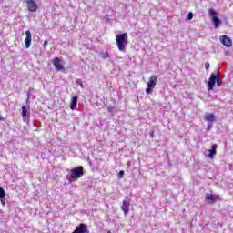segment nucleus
<instances>
[{
  "label": "nucleus",
  "mask_w": 233,
  "mask_h": 233,
  "mask_svg": "<svg viewBox=\"0 0 233 233\" xmlns=\"http://www.w3.org/2000/svg\"><path fill=\"white\" fill-rule=\"evenodd\" d=\"M85 176V169L82 166L76 167L70 171L71 179H79V177H83Z\"/></svg>",
  "instance_id": "f03ea898"
},
{
  "label": "nucleus",
  "mask_w": 233,
  "mask_h": 233,
  "mask_svg": "<svg viewBox=\"0 0 233 233\" xmlns=\"http://www.w3.org/2000/svg\"><path fill=\"white\" fill-rule=\"evenodd\" d=\"M216 148H218V145L213 144L211 146V149L208 150L209 153L206 155V157H209L210 159H212L214 156H216Z\"/></svg>",
  "instance_id": "9b49d317"
},
{
  "label": "nucleus",
  "mask_w": 233,
  "mask_h": 233,
  "mask_svg": "<svg viewBox=\"0 0 233 233\" xmlns=\"http://www.w3.org/2000/svg\"><path fill=\"white\" fill-rule=\"evenodd\" d=\"M152 88H153V87L147 86V87L146 88V94H152Z\"/></svg>",
  "instance_id": "4be33fe9"
},
{
  "label": "nucleus",
  "mask_w": 233,
  "mask_h": 233,
  "mask_svg": "<svg viewBox=\"0 0 233 233\" xmlns=\"http://www.w3.org/2000/svg\"><path fill=\"white\" fill-rule=\"evenodd\" d=\"M219 70H221L220 67H218V72H217V85H218V86H221V85H223V79H221L219 77Z\"/></svg>",
  "instance_id": "dca6fc26"
},
{
  "label": "nucleus",
  "mask_w": 233,
  "mask_h": 233,
  "mask_svg": "<svg viewBox=\"0 0 233 233\" xmlns=\"http://www.w3.org/2000/svg\"><path fill=\"white\" fill-rule=\"evenodd\" d=\"M130 201H132V198L130 197H125L122 206H121V210L124 212L125 216H128V212H130Z\"/></svg>",
  "instance_id": "7ed1b4c3"
},
{
  "label": "nucleus",
  "mask_w": 233,
  "mask_h": 233,
  "mask_svg": "<svg viewBox=\"0 0 233 233\" xmlns=\"http://www.w3.org/2000/svg\"><path fill=\"white\" fill-rule=\"evenodd\" d=\"M156 85H157V76H151L147 82V86L149 88H156Z\"/></svg>",
  "instance_id": "1a4fd4ad"
},
{
  "label": "nucleus",
  "mask_w": 233,
  "mask_h": 233,
  "mask_svg": "<svg viewBox=\"0 0 233 233\" xmlns=\"http://www.w3.org/2000/svg\"><path fill=\"white\" fill-rule=\"evenodd\" d=\"M25 3L29 12H37V4L35 0H26Z\"/></svg>",
  "instance_id": "0eeeda50"
},
{
  "label": "nucleus",
  "mask_w": 233,
  "mask_h": 233,
  "mask_svg": "<svg viewBox=\"0 0 233 233\" xmlns=\"http://www.w3.org/2000/svg\"><path fill=\"white\" fill-rule=\"evenodd\" d=\"M127 166L130 167V161L127 162Z\"/></svg>",
  "instance_id": "c756f323"
},
{
  "label": "nucleus",
  "mask_w": 233,
  "mask_h": 233,
  "mask_svg": "<svg viewBox=\"0 0 233 233\" xmlns=\"http://www.w3.org/2000/svg\"><path fill=\"white\" fill-rule=\"evenodd\" d=\"M72 233H90V231L88 230L86 224L82 223Z\"/></svg>",
  "instance_id": "6e6552de"
},
{
  "label": "nucleus",
  "mask_w": 233,
  "mask_h": 233,
  "mask_svg": "<svg viewBox=\"0 0 233 233\" xmlns=\"http://www.w3.org/2000/svg\"><path fill=\"white\" fill-rule=\"evenodd\" d=\"M220 43H222V45L227 48H230V46H232V40L226 35L220 36Z\"/></svg>",
  "instance_id": "423d86ee"
},
{
  "label": "nucleus",
  "mask_w": 233,
  "mask_h": 233,
  "mask_svg": "<svg viewBox=\"0 0 233 233\" xmlns=\"http://www.w3.org/2000/svg\"><path fill=\"white\" fill-rule=\"evenodd\" d=\"M0 201H1L2 205H5V197L3 198H0Z\"/></svg>",
  "instance_id": "a878e982"
},
{
  "label": "nucleus",
  "mask_w": 233,
  "mask_h": 233,
  "mask_svg": "<svg viewBox=\"0 0 233 233\" xmlns=\"http://www.w3.org/2000/svg\"><path fill=\"white\" fill-rule=\"evenodd\" d=\"M192 17H194V15L192 13H188L187 15L188 21L192 20Z\"/></svg>",
  "instance_id": "b1692460"
},
{
  "label": "nucleus",
  "mask_w": 233,
  "mask_h": 233,
  "mask_svg": "<svg viewBox=\"0 0 233 233\" xmlns=\"http://www.w3.org/2000/svg\"><path fill=\"white\" fill-rule=\"evenodd\" d=\"M53 65L57 72L65 70V66H63L65 65V62H63V60L57 56L53 59Z\"/></svg>",
  "instance_id": "20e7f679"
},
{
  "label": "nucleus",
  "mask_w": 233,
  "mask_h": 233,
  "mask_svg": "<svg viewBox=\"0 0 233 233\" xmlns=\"http://www.w3.org/2000/svg\"><path fill=\"white\" fill-rule=\"evenodd\" d=\"M99 57H101V59H110V54L107 51L101 52L99 53Z\"/></svg>",
  "instance_id": "f3484780"
},
{
  "label": "nucleus",
  "mask_w": 233,
  "mask_h": 233,
  "mask_svg": "<svg viewBox=\"0 0 233 233\" xmlns=\"http://www.w3.org/2000/svg\"><path fill=\"white\" fill-rule=\"evenodd\" d=\"M217 79H218V73L217 74L212 73L210 75L209 80L208 81V91L214 90V86H216Z\"/></svg>",
  "instance_id": "39448f33"
},
{
  "label": "nucleus",
  "mask_w": 233,
  "mask_h": 233,
  "mask_svg": "<svg viewBox=\"0 0 233 233\" xmlns=\"http://www.w3.org/2000/svg\"><path fill=\"white\" fill-rule=\"evenodd\" d=\"M114 110V107H108L107 112H112Z\"/></svg>",
  "instance_id": "bb28decb"
},
{
  "label": "nucleus",
  "mask_w": 233,
  "mask_h": 233,
  "mask_svg": "<svg viewBox=\"0 0 233 233\" xmlns=\"http://www.w3.org/2000/svg\"><path fill=\"white\" fill-rule=\"evenodd\" d=\"M208 14L209 16L212 17V19H214V17H218V12H216V10L214 9H209Z\"/></svg>",
  "instance_id": "a211bd4d"
},
{
  "label": "nucleus",
  "mask_w": 233,
  "mask_h": 233,
  "mask_svg": "<svg viewBox=\"0 0 233 233\" xmlns=\"http://www.w3.org/2000/svg\"><path fill=\"white\" fill-rule=\"evenodd\" d=\"M206 199L207 201H212V203H214V201H218V199H219V196L207 194Z\"/></svg>",
  "instance_id": "4468645a"
},
{
  "label": "nucleus",
  "mask_w": 233,
  "mask_h": 233,
  "mask_svg": "<svg viewBox=\"0 0 233 233\" xmlns=\"http://www.w3.org/2000/svg\"><path fill=\"white\" fill-rule=\"evenodd\" d=\"M5 198V189L3 187H0V199H3Z\"/></svg>",
  "instance_id": "412c9836"
},
{
  "label": "nucleus",
  "mask_w": 233,
  "mask_h": 233,
  "mask_svg": "<svg viewBox=\"0 0 233 233\" xmlns=\"http://www.w3.org/2000/svg\"><path fill=\"white\" fill-rule=\"evenodd\" d=\"M123 176H125V171H123V170L119 171V173H118L119 179H121V177H123Z\"/></svg>",
  "instance_id": "5701e85b"
},
{
  "label": "nucleus",
  "mask_w": 233,
  "mask_h": 233,
  "mask_svg": "<svg viewBox=\"0 0 233 233\" xmlns=\"http://www.w3.org/2000/svg\"><path fill=\"white\" fill-rule=\"evenodd\" d=\"M212 23L215 26V28H219V25H221V20L218 16H214L212 18Z\"/></svg>",
  "instance_id": "2eb2a0df"
},
{
  "label": "nucleus",
  "mask_w": 233,
  "mask_h": 233,
  "mask_svg": "<svg viewBox=\"0 0 233 233\" xmlns=\"http://www.w3.org/2000/svg\"><path fill=\"white\" fill-rule=\"evenodd\" d=\"M151 137H154V131L150 133Z\"/></svg>",
  "instance_id": "c85d7f7f"
},
{
  "label": "nucleus",
  "mask_w": 233,
  "mask_h": 233,
  "mask_svg": "<svg viewBox=\"0 0 233 233\" xmlns=\"http://www.w3.org/2000/svg\"><path fill=\"white\" fill-rule=\"evenodd\" d=\"M28 101H30V98H27L26 103H28Z\"/></svg>",
  "instance_id": "7c9ffc66"
},
{
  "label": "nucleus",
  "mask_w": 233,
  "mask_h": 233,
  "mask_svg": "<svg viewBox=\"0 0 233 233\" xmlns=\"http://www.w3.org/2000/svg\"><path fill=\"white\" fill-rule=\"evenodd\" d=\"M205 68H206V70H208V68H210V63L207 62L205 64Z\"/></svg>",
  "instance_id": "393cba45"
},
{
  "label": "nucleus",
  "mask_w": 233,
  "mask_h": 233,
  "mask_svg": "<svg viewBox=\"0 0 233 233\" xmlns=\"http://www.w3.org/2000/svg\"><path fill=\"white\" fill-rule=\"evenodd\" d=\"M77 99H79L77 96H75L71 98L70 108L72 110H77Z\"/></svg>",
  "instance_id": "f8f14e48"
},
{
  "label": "nucleus",
  "mask_w": 233,
  "mask_h": 233,
  "mask_svg": "<svg viewBox=\"0 0 233 233\" xmlns=\"http://www.w3.org/2000/svg\"><path fill=\"white\" fill-rule=\"evenodd\" d=\"M107 233H112V232L108 231Z\"/></svg>",
  "instance_id": "2f4dec72"
},
{
  "label": "nucleus",
  "mask_w": 233,
  "mask_h": 233,
  "mask_svg": "<svg viewBox=\"0 0 233 233\" xmlns=\"http://www.w3.org/2000/svg\"><path fill=\"white\" fill-rule=\"evenodd\" d=\"M47 45H48V41L46 40V41L44 42V46H46Z\"/></svg>",
  "instance_id": "cd10ccee"
},
{
  "label": "nucleus",
  "mask_w": 233,
  "mask_h": 233,
  "mask_svg": "<svg viewBox=\"0 0 233 233\" xmlns=\"http://www.w3.org/2000/svg\"><path fill=\"white\" fill-rule=\"evenodd\" d=\"M76 85H79L81 88H85V86L83 85V82L81 81V79H76Z\"/></svg>",
  "instance_id": "aec40b11"
},
{
  "label": "nucleus",
  "mask_w": 233,
  "mask_h": 233,
  "mask_svg": "<svg viewBox=\"0 0 233 233\" xmlns=\"http://www.w3.org/2000/svg\"><path fill=\"white\" fill-rule=\"evenodd\" d=\"M28 115V109L26 108V106H22V117H26Z\"/></svg>",
  "instance_id": "6ab92c4d"
},
{
  "label": "nucleus",
  "mask_w": 233,
  "mask_h": 233,
  "mask_svg": "<svg viewBox=\"0 0 233 233\" xmlns=\"http://www.w3.org/2000/svg\"><path fill=\"white\" fill-rule=\"evenodd\" d=\"M116 43L119 52H125L127 50V45H128V34L123 33L117 35Z\"/></svg>",
  "instance_id": "f257e3e1"
},
{
  "label": "nucleus",
  "mask_w": 233,
  "mask_h": 233,
  "mask_svg": "<svg viewBox=\"0 0 233 233\" xmlns=\"http://www.w3.org/2000/svg\"><path fill=\"white\" fill-rule=\"evenodd\" d=\"M25 48H30V45L32 44V33H30V30H27L25 32Z\"/></svg>",
  "instance_id": "9d476101"
},
{
  "label": "nucleus",
  "mask_w": 233,
  "mask_h": 233,
  "mask_svg": "<svg viewBox=\"0 0 233 233\" xmlns=\"http://www.w3.org/2000/svg\"><path fill=\"white\" fill-rule=\"evenodd\" d=\"M205 121H208V123H214V121H216V116L212 113H208L205 116Z\"/></svg>",
  "instance_id": "ddd939ff"
}]
</instances>
